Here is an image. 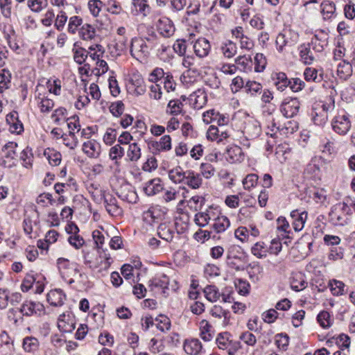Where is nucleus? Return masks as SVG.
Returning a JSON list of instances; mask_svg holds the SVG:
<instances>
[{
    "label": "nucleus",
    "instance_id": "nucleus-6",
    "mask_svg": "<svg viewBox=\"0 0 355 355\" xmlns=\"http://www.w3.org/2000/svg\"><path fill=\"white\" fill-rule=\"evenodd\" d=\"M127 87L130 92L137 96L143 95L146 91L144 80L139 73H133L130 75Z\"/></svg>",
    "mask_w": 355,
    "mask_h": 355
},
{
    "label": "nucleus",
    "instance_id": "nucleus-49",
    "mask_svg": "<svg viewBox=\"0 0 355 355\" xmlns=\"http://www.w3.org/2000/svg\"><path fill=\"white\" fill-rule=\"evenodd\" d=\"M304 78L309 82L319 83L323 79L322 73H318V71L313 67H307L304 72Z\"/></svg>",
    "mask_w": 355,
    "mask_h": 355
},
{
    "label": "nucleus",
    "instance_id": "nucleus-16",
    "mask_svg": "<svg viewBox=\"0 0 355 355\" xmlns=\"http://www.w3.org/2000/svg\"><path fill=\"white\" fill-rule=\"evenodd\" d=\"M17 144L15 142H8L2 149V156L3 157V164L6 167H10L13 165V160L17 156L16 149Z\"/></svg>",
    "mask_w": 355,
    "mask_h": 355
},
{
    "label": "nucleus",
    "instance_id": "nucleus-40",
    "mask_svg": "<svg viewBox=\"0 0 355 355\" xmlns=\"http://www.w3.org/2000/svg\"><path fill=\"white\" fill-rule=\"evenodd\" d=\"M321 13L324 19H330L335 15L336 6L334 2L324 1L321 3Z\"/></svg>",
    "mask_w": 355,
    "mask_h": 355
},
{
    "label": "nucleus",
    "instance_id": "nucleus-3",
    "mask_svg": "<svg viewBox=\"0 0 355 355\" xmlns=\"http://www.w3.org/2000/svg\"><path fill=\"white\" fill-rule=\"evenodd\" d=\"M351 126L349 115L344 110L338 112L331 120L333 130L340 135H345L349 131Z\"/></svg>",
    "mask_w": 355,
    "mask_h": 355
},
{
    "label": "nucleus",
    "instance_id": "nucleus-61",
    "mask_svg": "<svg viewBox=\"0 0 355 355\" xmlns=\"http://www.w3.org/2000/svg\"><path fill=\"white\" fill-rule=\"evenodd\" d=\"M83 19L78 16H73L69 18L67 31L71 34H75L78 31V27L82 26Z\"/></svg>",
    "mask_w": 355,
    "mask_h": 355
},
{
    "label": "nucleus",
    "instance_id": "nucleus-7",
    "mask_svg": "<svg viewBox=\"0 0 355 355\" xmlns=\"http://www.w3.org/2000/svg\"><path fill=\"white\" fill-rule=\"evenodd\" d=\"M300 103L297 98H285L280 106V111L286 118H292L295 116L300 110Z\"/></svg>",
    "mask_w": 355,
    "mask_h": 355
},
{
    "label": "nucleus",
    "instance_id": "nucleus-19",
    "mask_svg": "<svg viewBox=\"0 0 355 355\" xmlns=\"http://www.w3.org/2000/svg\"><path fill=\"white\" fill-rule=\"evenodd\" d=\"M226 159L232 164L241 163L244 160L245 155L240 146L234 145L227 149Z\"/></svg>",
    "mask_w": 355,
    "mask_h": 355
},
{
    "label": "nucleus",
    "instance_id": "nucleus-9",
    "mask_svg": "<svg viewBox=\"0 0 355 355\" xmlns=\"http://www.w3.org/2000/svg\"><path fill=\"white\" fill-rule=\"evenodd\" d=\"M184 188H168L165 189L162 195L163 200L166 202H171L173 201H178V205L182 206L184 202Z\"/></svg>",
    "mask_w": 355,
    "mask_h": 355
},
{
    "label": "nucleus",
    "instance_id": "nucleus-46",
    "mask_svg": "<svg viewBox=\"0 0 355 355\" xmlns=\"http://www.w3.org/2000/svg\"><path fill=\"white\" fill-rule=\"evenodd\" d=\"M274 84L279 91H284L289 85V80L283 72L276 73L273 76Z\"/></svg>",
    "mask_w": 355,
    "mask_h": 355
},
{
    "label": "nucleus",
    "instance_id": "nucleus-42",
    "mask_svg": "<svg viewBox=\"0 0 355 355\" xmlns=\"http://www.w3.org/2000/svg\"><path fill=\"white\" fill-rule=\"evenodd\" d=\"M230 337L231 336L228 332L220 333L216 340L218 348L223 350L229 349V347H231L235 342L231 340Z\"/></svg>",
    "mask_w": 355,
    "mask_h": 355
},
{
    "label": "nucleus",
    "instance_id": "nucleus-5",
    "mask_svg": "<svg viewBox=\"0 0 355 355\" xmlns=\"http://www.w3.org/2000/svg\"><path fill=\"white\" fill-rule=\"evenodd\" d=\"M131 55L136 60L142 62L148 55V47L145 40L141 37L132 40L130 46Z\"/></svg>",
    "mask_w": 355,
    "mask_h": 355
},
{
    "label": "nucleus",
    "instance_id": "nucleus-55",
    "mask_svg": "<svg viewBox=\"0 0 355 355\" xmlns=\"http://www.w3.org/2000/svg\"><path fill=\"white\" fill-rule=\"evenodd\" d=\"M236 64L245 72L251 71L253 65V61L249 56H239L235 60Z\"/></svg>",
    "mask_w": 355,
    "mask_h": 355
},
{
    "label": "nucleus",
    "instance_id": "nucleus-58",
    "mask_svg": "<svg viewBox=\"0 0 355 355\" xmlns=\"http://www.w3.org/2000/svg\"><path fill=\"white\" fill-rule=\"evenodd\" d=\"M60 144H62L69 149H75L78 144V138L74 134H64Z\"/></svg>",
    "mask_w": 355,
    "mask_h": 355
},
{
    "label": "nucleus",
    "instance_id": "nucleus-29",
    "mask_svg": "<svg viewBox=\"0 0 355 355\" xmlns=\"http://www.w3.org/2000/svg\"><path fill=\"white\" fill-rule=\"evenodd\" d=\"M215 216V213L211 209L205 211L198 212L195 215L194 222L199 227H205Z\"/></svg>",
    "mask_w": 355,
    "mask_h": 355
},
{
    "label": "nucleus",
    "instance_id": "nucleus-60",
    "mask_svg": "<svg viewBox=\"0 0 355 355\" xmlns=\"http://www.w3.org/2000/svg\"><path fill=\"white\" fill-rule=\"evenodd\" d=\"M104 52V48L101 45L94 44L89 47L87 54L93 60H97L103 57Z\"/></svg>",
    "mask_w": 355,
    "mask_h": 355
},
{
    "label": "nucleus",
    "instance_id": "nucleus-23",
    "mask_svg": "<svg viewBox=\"0 0 355 355\" xmlns=\"http://www.w3.org/2000/svg\"><path fill=\"white\" fill-rule=\"evenodd\" d=\"M66 300V295L60 289L50 291L47 294V300L51 305L54 306H62Z\"/></svg>",
    "mask_w": 355,
    "mask_h": 355
},
{
    "label": "nucleus",
    "instance_id": "nucleus-26",
    "mask_svg": "<svg viewBox=\"0 0 355 355\" xmlns=\"http://www.w3.org/2000/svg\"><path fill=\"white\" fill-rule=\"evenodd\" d=\"M212 220V228L216 233L224 232L230 225L229 218L223 215L215 216Z\"/></svg>",
    "mask_w": 355,
    "mask_h": 355
},
{
    "label": "nucleus",
    "instance_id": "nucleus-43",
    "mask_svg": "<svg viewBox=\"0 0 355 355\" xmlns=\"http://www.w3.org/2000/svg\"><path fill=\"white\" fill-rule=\"evenodd\" d=\"M200 336L205 341H209L212 339L211 326L206 320H202L199 323Z\"/></svg>",
    "mask_w": 355,
    "mask_h": 355
},
{
    "label": "nucleus",
    "instance_id": "nucleus-21",
    "mask_svg": "<svg viewBox=\"0 0 355 355\" xmlns=\"http://www.w3.org/2000/svg\"><path fill=\"white\" fill-rule=\"evenodd\" d=\"M6 122L12 133L20 134L24 130L22 123L18 119V113L12 112L6 116Z\"/></svg>",
    "mask_w": 355,
    "mask_h": 355
},
{
    "label": "nucleus",
    "instance_id": "nucleus-44",
    "mask_svg": "<svg viewBox=\"0 0 355 355\" xmlns=\"http://www.w3.org/2000/svg\"><path fill=\"white\" fill-rule=\"evenodd\" d=\"M222 53L227 58L234 57L237 52V46L234 42L231 40H226L220 47Z\"/></svg>",
    "mask_w": 355,
    "mask_h": 355
},
{
    "label": "nucleus",
    "instance_id": "nucleus-62",
    "mask_svg": "<svg viewBox=\"0 0 355 355\" xmlns=\"http://www.w3.org/2000/svg\"><path fill=\"white\" fill-rule=\"evenodd\" d=\"M317 320L322 328H329L332 324V320L329 312L322 311L318 315Z\"/></svg>",
    "mask_w": 355,
    "mask_h": 355
},
{
    "label": "nucleus",
    "instance_id": "nucleus-15",
    "mask_svg": "<svg viewBox=\"0 0 355 355\" xmlns=\"http://www.w3.org/2000/svg\"><path fill=\"white\" fill-rule=\"evenodd\" d=\"M260 126L257 121H250L244 127L243 133L245 135V139L241 141V144L246 146L250 147V144L249 139L257 137L260 133Z\"/></svg>",
    "mask_w": 355,
    "mask_h": 355
},
{
    "label": "nucleus",
    "instance_id": "nucleus-2",
    "mask_svg": "<svg viewBox=\"0 0 355 355\" xmlns=\"http://www.w3.org/2000/svg\"><path fill=\"white\" fill-rule=\"evenodd\" d=\"M351 209L348 201L336 204L331 209L329 216L331 222L336 225H345L348 222V214Z\"/></svg>",
    "mask_w": 355,
    "mask_h": 355
},
{
    "label": "nucleus",
    "instance_id": "nucleus-27",
    "mask_svg": "<svg viewBox=\"0 0 355 355\" xmlns=\"http://www.w3.org/2000/svg\"><path fill=\"white\" fill-rule=\"evenodd\" d=\"M200 70L199 67L192 68L184 71L180 79L182 83L186 86H189L196 82L200 76Z\"/></svg>",
    "mask_w": 355,
    "mask_h": 355
},
{
    "label": "nucleus",
    "instance_id": "nucleus-50",
    "mask_svg": "<svg viewBox=\"0 0 355 355\" xmlns=\"http://www.w3.org/2000/svg\"><path fill=\"white\" fill-rule=\"evenodd\" d=\"M204 293L207 300L211 302H217L221 296L218 288L213 285L207 286L204 289Z\"/></svg>",
    "mask_w": 355,
    "mask_h": 355
},
{
    "label": "nucleus",
    "instance_id": "nucleus-56",
    "mask_svg": "<svg viewBox=\"0 0 355 355\" xmlns=\"http://www.w3.org/2000/svg\"><path fill=\"white\" fill-rule=\"evenodd\" d=\"M104 3L101 0H89L87 2V8L90 14L96 17L99 16Z\"/></svg>",
    "mask_w": 355,
    "mask_h": 355
},
{
    "label": "nucleus",
    "instance_id": "nucleus-8",
    "mask_svg": "<svg viewBox=\"0 0 355 355\" xmlns=\"http://www.w3.org/2000/svg\"><path fill=\"white\" fill-rule=\"evenodd\" d=\"M21 300V295L19 293H10L6 288H0V309H5L10 304L14 305Z\"/></svg>",
    "mask_w": 355,
    "mask_h": 355
},
{
    "label": "nucleus",
    "instance_id": "nucleus-51",
    "mask_svg": "<svg viewBox=\"0 0 355 355\" xmlns=\"http://www.w3.org/2000/svg\"><path fill=\"white\" fill-rule=\"evenodd\" d=\"M307 286V282L302 274L294 275L291 282V287L293 291H301Z\"/></svg>",
    "mask_w": 355,
    "mask_h": 355
},
{
    "label": "nucleus",
    "instance_id": "nucleus-10",
    "mask_svg": "<svg viewBox=\"0 0 355 355\" xmlns=\"http://www.w3.org/2000/svg\"><path fill=\"white\" fill-rule=\"evenodd\" d=\"M148 148L153 154L168 151L172 148L171 138L169 135H164L159 141H151Z\"/></svg>",
    "mask_w": 355,
    "mask_h": 355
},
{
    "label": "nucleus",
    "instance_id": "nucleus-48",
    "mask_svg": "<svg viewBox=\"0 0 355 355\" xmlns=\"http://www.w3.org/2000/svg\"><path fill=\"white\" fill-rule=\"evenodd\" d=\"M263 269L259 264L250 266L248 269L249 277L252 282H258L263 276Z\"/></svg>",
    "mask_w": 355,
    "mask_h": 355
},
{
    "label": "nucleus",
    "instance_id": "nucleus-52",
    "mask_svg": "<svg viewBox=\"0 0 355 355\" xmlns=\"http://www.w3.org/2000/svg\"><path fill=\"white\" fill-rule=\"evenodd\" d=\"M328 285L332 295L339 296L344 294L345 285L341 281L332 279L329 282Z\"/></svg>",
    "mask_w": 355,
    "mask_h": 355
},
{
    "label": "nucleus",
    "instance_id": "nucleus-25",
    "mask_svg": "<svg viewBox=\"0 0 355 355\" xmlns=\"http://www.w3.org/2000/svg\"><path fill=\"white\" fill-rule=\"evenodd\" d=\"M313 49L318 51H322L328 44V34L324 31H320L316 33L311 40Z\"/></svg>",
    "mask_w": 355,
    "mask_h": 355
},
{
    "label": "nucleus",
    "instance_id": "nucleus-34",
    "mask_svg": "<svg viewBox=\"0 0 355 355\" xmlns=\"http://www.w3.org/2000/svg\"><path fill=\"white\" fill-rule=\"evenodd\" d=\"M157 234L162 239L167 242H171L173 239L175 232L173 231V227L171 225L162 223L157 228Z\"/></svg>",
    "mask_w": 355,
    "mask_h": 355
},
{
    "label": "nucleus",
    "instance_id": "nucleus-30",
    "mask_svg": "<svg viewBox=\"0 0 355 355\" xmlns=\"http://www.w3.org/2000/svg\"><path fill=\"white\" fill-rule=\"evenodd\" d=\"M23 350L29 354H33L38 350L40 342L38 339L33 336H26L22 340Z\"/></svg>",
    "mask_w": 355,
    "mask_h": 355
},
{
    "label": "nucleus",
    "instance_id": "nucleus-12",
    "mask_svg": "<svg viewBox=\"0 0 355 355\" xmlns=\"http://www.w3.org/2000/svg\"><path fill=\"white\" fill-rule=\"evenodd\" d=\"M158 33L164 37H170L173 35L175 28L173 21L168 17H163L159 19L156 24Z\"/></svg>",
    "mask_w": 355,
    "mask_h": 355
},
{
    "label": "nucleus",
    "instance_id": "nucleus-28",
    "mask_svg": "<svg viewBox=\"0 0 355 355\" xmlns=\"http://www.w3.org/2000/svg\"><path fill=\"white\" fill-rule=\"evenodd\" d=\"M183 347L184 352L189 355L198 354L202 348L200 341L196 338L186 340Z\"/></svg>",
    "mask_w": 355,
    "mask_h": 355
},
{
    "label": "nucleus",
    "instance_id": "nucleus-18",
    "mask_svg": "<svg viewBox=\"0 0 355 355\" xmlns=\"http://www.w3.org/2000/svg\"><path fill=\"white\" fill-rule=\"evenodd\" d=\"M83 151L90 158H97L101 154V144L95 139L87 140L83 144Z\"/></svg>",
    "mask_w": 355,
    "mask_h": 355
},
{
    "label": "nucleus",
    "instance_id": "nucleus-53",
    "mask_svg": "<svg viewBox=\"0 0 355 355\" xmlns=\"http://www.w3.org/2000/svg\"><path fill=\"white\" fill-rule=\"evenodd\" d=\"M135 8V15H142L147 16L150 12V7L145 0H137L132 3Z\"/></svg>",
    "mask_w": 355,
    "mask_h": 355
},
{
    "label": "nucleus",
    "instance_id": "nucleus-22",
    "mask_svg": "<svg viewBox=\"0 0 355 355\" xmlns=\"http://www.w3.org/2000/svg\"><path fill=\"white\" fill-rule=\"evenodd\" d=\"M211 49L209 41L203 37L198 39L193 44L196 55L200 58L206 57Z\"/></svg>",
    "mask_w": 355,
    "mask_h": 355
},
{
    "label": "nucleus",
    "instance_id": "nucleus-1",
    "mask_svg": "<svg viewBox=\"0 0 355 355\" xmlns=\"http://www.w3.org/2000/svg\"><path fill=\"white\" fill-rule=\"evenodd\" d=\"M57 265L62 279L69 284L73 283L75 279L83 280L85 277V274L79 272L77 264L67 259L59 258L57 260Z\"/></svg>",
    "mask_w": 355,
    "mask_h": 355
},
{
    "label": "nucleus",
    "instance_id": "nucleus-63",
    "mask_svg": "<svg viewBox=\"0 0 355 355\" xmlns=\"http://www.w3.org/2000/svg\"><path fill=\"white\" fill-rule=\"evenodd\" d=\"M67 126L69 130V134H76L80 131V125L79 119L77 116H73L67 119Z\"/></svg>",
    "mask_w": 355,
    "mask_h": 355
},
{
    "label": "nucleus",
    "instance_id": "nucleus-64",
    "mask_svg": "<svg viewBox=\"0 0 355 355\" xmlns=\"http://www.w3.org/2000/svg\"><path fill=\"white\" fill-rule=\"evenodd\" d=\"M27 4L32 11L39 12L47 6V0H28Z\"/></svg>",
    "mask_w": 355,
    "mask_h": 355
},
{
    "label": "nucleus",
    "instance_id": "nucleus-47",
    "mask_svg": "<svg viewBox=\"0 0 355 355\" xmlns=\"http://www.w3.org/2000/svg\"><path fill=\"white\" fill-rule=\"evenodd\" d=\"M187 171H184L180 167H176L168 172L169 179L176 184H182Z\"/></svg>",
    "mask_w": 355,
    "mask_h": 355
},
{
    "label": "nucleus",
    "instance_id": "nucleus-38",
    "mask_svg": "<svg viewBox=\"0 0 355 355\" xmlns=\"http://www.w3.org/2000/svg\"><path fill=\"white\" fill-rule=\"evenodd\" d=\"M302 62L305 64H311L315 58L309 45H301L299 48Z\"/></svg>",
    "mask_w": 355,
    "mask_h": 355
},
{
    "label": "nucleus",
    "instance_id": "nucleus-32",
    "mask_svg": "<svg viewBox=\"0 0 355 355\" xmlns=\"http://www.w3.org/2000/svg\"><path fill=\"white\" fill-rule=\"evenodd\" d=\"M163 189L159 178H154L148 181L144 187V191L148 196H153Z\"/></svg>",
    "mask_w": 355,
    "mask_h": 355
},
{
    "label": "nucleus",
    "instance_id": "nucleus-13",
    "mask_svg": "<svg viewBox=\"0 0 355 355\" xmlns=\"http://www.w3.org/2000/svg\"><path fill=\"white\" fill-rule=\"evenodd\" d=\"M230 136L228 130L223 126L220 128L211 125L207 131V138L211 141L220 142L228 138Z\"/></svg>",
    "mask_w": 355,
    "mask_h": 355
},
{
    "label": "nucleus",
    "instance_id": "nucleus-17",
    "mask_svg": "<svg viewBox=\"0 0 355 355\" xmlns=\"http://www.w3.org/2000/svg\"><path fill=\"white\" fill-rule=\"evenodd\" d=\"M58 327L62 332H72L75 329L74 318L70 314H61L58 320Z\"/></svg>",
    "mask_w": 355,
    "mask_h": 355
},
{
    "label": "nucleus",
    "instance_id": "nucleus-35",
    "mask_svg": "<svg viewBox=\"0 0 355 355\" xmlns=\"http://www.w3.org/2000/svg\"><path fill=\"white\" fill-rule=\"evenodd\" d=\"M44 157L49 161L51 166H58L62 161L60 153L53 148H48L44 150Z\"/></svg>",
    "mask_w": 355,
    "mask_h": 355
},
{
    "label": "nucleus",
    "instance_id": "nucleus-59",
    "mask_svg": "<svg viewBox=\"0 0 355 355\" xmlns=\"http://www.w3.org/2000/svg\"><path fill=\"white\" fill-rule=\"evenodd\" d=\"M149 96L150 98L155 100L167 98V97H165V93L164 92H161V85H158L156 83H152L149 86Z\"/></svg>",
    "mask_w": 355,
    "mask_h": 355
},
{
    "label": "nucleus",
    "instance_id": "nucleus-36",
    "mask_svg": "<svg viewBox=\"0 0 355 355\" xmlns=\"http://www.w3.org/2000/svg\"><path fill=\"white\" fill-rule=\"evenodd\" d=\"M324 163L325 161L322 157L315 156L312 158L311 162L307 165L306 172L309 174L317 175Z\"/></svg>",
    "mask_w": 355,
    "mask_h": 355
},
{
    "label": "nucleus",
    "instance_id": "nucleus-39",
    "mask_svg": "<svg viewBox=\"0 0 355 355\" xmlns=\"http://www.w3.org/2000/svg\"><path fill=\"white\" fill-rule=\"evenodd\" d=\"M352 73V64L345 60L340 62L337 67V75L340 79L346 80Z\"/></svg>",
    "mask_w": 355,
    "mask_h": 355
},
{
    "label": "nucleus",
    "instance_id": "nucleus-54",
    "mask_svg": "<svg viewBox=\"0 0 355 355\" xmlns=\"http://www.w3.org/2000/svg\"><path fill=\"white\" fill-rule=\"evenodd\" d=\"M141 148L136 142L129 145L127 157L131 162H137L141 157Z\"/></svg>",
    "mask_w": 355,
    "mask_h": 355
},
{
    "label": "nucleus",
    "instance_id": "nucleus-24",
    "mask_svg": "<svg viewBox=\"0 0 355 355\" xmlns=\"http://www.w3.org/2000/svg\"><path fill=\"white\" fill-rule=\"evenodd\" d=\"M291 216L293 219V226L294 230L295 232L301 231L304 228L307 220V213L306 211L299 213L297 210H294L291 211Z\"/></svg>",
    "mask_w": 355,
    "mask_h": 355
},
{
    "label": "nucleus",
    "instance_id": "nucleus-31",
    "mask_svg": "<svg viewBox=\"0 0 355 355\" xmlns=\"http://www.w3.org/2000/svg\"><path fill=\"white\" fill-rule=\"evenodd\" d=\"M193 189H198L202 184V178L199 174L195 173L192 171H187L183 183Z\"/></svg>",
    "mask_w": 355,
    "mask_h": 355
},
{
    "label": "nucleus",
    "instance_id": "nucleus-4",
    "mask_svg": "<svg viewBox=\"0 0 355 355\" xmlns=\"http://www.w3.org/2000/svg\"><path fill=\"white\" fill-rule=\"evenodd\" d=\"M299 39V35L297 32L291 29H284L277 36L275 44L277 50L282 52L286 46H293L296 44Z\"/></svg>",
    "mask_w": 355,
    "mask_h": 355
},
{
    "label": "nucleus",
    "instance_id": "nucleus-45",
    "mask_svg": "<svg viewBox=\"0 0 355 355\" xmlns=\"http://www.w3.org/2000/svg\"><path fill=\"white\" fill-rule=\"evenodd\" d=\"M79 36L84 40H91L96 35L95 28L89 24L82 25L78 31Z\"/></svg>",
    "mask_w": 355,
    "mask_h": 355
},
{
    "label": "nucleus",
    "instance_id": "nucleus-20",
    "mask_svg": "<svg viewBox=\"0 0 355 355\" xmlns=\"http://www.w3.org/2000/svg\"><path fill=\"white\" fill-rule=\"evenodd\" d=\"M190 103L195 109L202 108L207 102V96L203 89H198L189 96Z\"/></svg>",
    "mask_w": 355,
    "mask_h": 355
},
{
    "label": "nucleus",
    "instance_id": "nucleus-11",
    "mask_svg": "<svg viewBox=\"0 0 355 355\" xmlns=\"http://www.w3.org/2000/svg\"><path fill=\"white\" fill-rule=\"evenodd\" d=\"M202 121L206 124L216 122L218 125L223 126L228 123L229 119L214 110H209L202 114Z\"/></svg>",
    "mask_w": 355,
    "mask_h": 355
},
{
    "label": "nucleus",
    "instance_id": "nucleus-33",
    "mask_svg": "<svg viewBox=\"0 0 355 355\" xmlns=\"http://www.w3.org/2000/svg\"><path fill=\"white\" fill-rule=\"evenodd\" d=\"M169 284L168 277L164 274L157 275L154 278L150 281L149 286L151 288H159L165 293L166 289L168 288Z\"/></svg>",
    "mask_w": 355,
    "mask_h": 355
},
{
    "label": "nucleus",
    "instance_id": "nucleus-41",
    "mask_svg": "<svg viewBox=\"0 0 355 355\" xmlns=\"http://www.w3.org/2000/svg\"><path fill=\"white\" fill-rule=\"evenodd\" d=\"M311 115L313 123L317 125L322 126L327 121V114L325 112H322L320 110V107H316L315 105L313 108Z\"/></svg>",
    "mask_w": 355,
    "mask_h": 355
},
{
    "label": "nucleus",
    "instance_id": "nucleus-57",
    "mask_svg": "<svg viewBox=\"0 0 355 355\" xmlns=\"http://www.w3.org/2000/svg\"><path fill=\"white\" fill-rule=\"evenodd\" d=\"M183 106L184 105L180 100H171L168 103L166 111L171 114L177 115L182 113Z\"/></svg>",
    "mask_w": 355,
    "mask_h": 355
},
{
    "label": "nucleus",
    "instance_id": "nucleus-37",
    "mask_svg": "<svg viewBox=\"0 0 355 355\" xmlns=\"http://www.w3.org/2000/svg\"><path fill=\"white\" fill-rule=\"evenodd\" d=\"M43 309V306L39 302L26 301L21 308V311L24 315H30L33 313L40 312Z\"/></svg>",
    "mask_w": 355,
    "mask_h": 355
},
{
    "label": "nucleus",
    "instance_id": "nucleus-14",
    "mask_svg": "<svg viewBox=\"0 0 355 355\" xmlns=\"http://www.w3.org/2000/svg\"><path fill=\"white\" fill-rule=\"evenodd\" d=\"M103 204L106 211L110 216L116 217L122 214L123 209L118 205L116 198L110 193L105 195Z\"/></svg>",
    "mask_w": 355,
    "mask_h": 355
}]
</instances>
